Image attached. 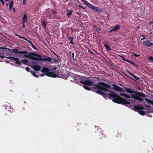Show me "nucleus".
Returning <instances> with one entry per match:
<instances>
[{
  "mask_svg": "<svg viewBox=\"0 0 153 153\" xmlns=\"http://www.w3.org/2000/svg\"><path fill=\"white\" fill-rule=\"evenodd\" d=\"M73 79L71 81L74 82L78 84H82L84 88L88 90H90L91 88L88 86H93V88L97 90V93L101 95H104L105 94L102 92V91H108L110 93L106 94V96H108L113 98L112 101L115 102H117L120 99L119 95L111 91L112 90L122 91V88L115 85H108L102 82L98 83L95 85L89 78L82 76H79L77 75H74L73 76Z\"/></svg>",
  "mask_w": 153,
  "mask_h": 153,
  "instance_id": "nucleus-1",
  "label": "nucleus"
},
{
  "mask_svg": "<svg viewBox=\"0 0 153 153\" xmlns=\"http://www.w3.org/2000/svg\"><path fill=\"white\" fill-rule=\"evenodd\" d=\"M126 91L128 93L132 94H129V95H128L125 94H120V95L121 96H123L126 98H129L131 99H130L129 102L126 101H124L123 104L126 105L127 106H129L131 105L130 102H136V100H138L141 101H143L144 99L141 97H145V96L143 94H141L140 95L139 97H136V94L134 92V91H132L131 90L126 88Z\"/></svg>",
  "mask_w": 153,
  "mask_h": 153,
  "instance_id": "nucleus-2",
  "label": "nucleus"
},
{
  "mask_svg": "<svg viewBox=\"0 0 153 153\" xmlns=\"http://www.w3.org/2000/svg\"><path fill=\"white\" fill-rule=\"evenodd\" d=\"M149 108V105H138L137 106H135V108L138 110V113L142 115H145V112H147L146 110Z\"/></svg>",
  "mask_w": 153,
  "mask_h": 153,
  "instance_id": "nucleus-3",
  "label": "nucleus"
},
{
  "mask_svg": "<svg viewBox=\"0 0 153 153\" xmlns=\"http://www.w3.org/2000/svg\"><path fill=\"white\" fill-rule=\"evenodd\" d=\"M41 72L45 73V75L47 76L53 77H56V75L55 74L50 72V70L48 68L46 67L44 68L42 70Z\"/></svg>",
  "mask_w": 153,
  "mask_h": 153,
  "instance_id": "nucleus-4",
  "label": "nucleus"
},
{
  "mask_svg": "<svg viewBox=\"0 0 153 153\" xmlns=\"http://www.w3.org/2000/svg\"><path fill=\"white\" fill-rule=\"evenodd\" d=\"M32 59L35 60L37 61H51V59L50 58H43L40 56L36 54L32 57Z\"/></svg>",
  "mask_w": 153,
  "mask_h": 153,
  "instance_id": "nucleus-5",
  "label": "nucleus"
},
{
  "mask_svg": "<svg viewBox=\"0 0 153 153\" xmlns=\"http://www.w3.org/2000/svg\"><path fill=\"white\" fill-rule=\"evenodd\" d=\"M13 60L15 61V63L19 65H21L22 63L24 62V61L25 60L19 61V59L17 58H13Z\"/></svg>",
  "mask_w": 153,
  "mask_h": 153,
  "instance_id": "nucleus-6",
  "label": "nucleus"
},
{
  "mask_svg": "<svg viewBox=\"0 0 153 153\" xmlns=\"http://www.w3.org/2000/svg\"><path fill=\"white\" fill-rule=\"evenodd\" d=\"M120 28V26L119 25H117L115 26L109 32H113L114 31H115L118 29H119Z\"/></svg>",
  "mask_w": 153,
  "mask_h": 153,
  "instance_id": "nucleus-7",
  "label": "nucleus"
},
{
  "mask_svg": "<svg viewBox=\"0 0 153 153\" xmlns=\"http://www.w3.org/2000/svg\"><path fill=\"white\" fill-rule=\"evenodd\" d=\"M144 45L147 46L153 45V44L149 41H146L144 42Z\"/></svg>",
  "mask_w": 153,
  "mask_h": 153,
  "instance_id": "nucleus-8",
  "label": "nucleus"
},
{
  "mask_svg": "<svg viewBox=\"0 0 153 153\" xmlns=\"http://www.w3.org/2000/svg\"><path fill=\"white\" fill-rule=\"evenodd\" d=\"M33 70L36 71H39L40 69V66L36 65H34L33 67Z\"/></svg>",
  "mask_w": 153,
  "mask_h": 153,
  "instance_id": "nucleus-9",
  "label": "nucleus"
},
{
  "mask_svg": "<svg viewBox=\"0 0 153 153\" xmlns=\"http://www.w3.org/2000/svg\"><path fill=\"white\" fill-rule=\"evenodd\" d=\"M27 16L26 14L25 13L24 14L23 18L22 19L23 23H25L27 21Z\"/></svg>",
  "mask_w": 153,
  "mask_h": 153,
  "instance_id": "nucleus-10",
  "label": "nucleus"
},
{
  "mask_svg": "<svg viewBox=\"0 0 153 153\" xmlns=\"http://www.w3.org/2000/svg\"><path fill=\"white\" fill-rule=\"evenodd\" d=\"M92 9L93 10H94L97 11L98 13H100L101 12V11L99 9H98V8L96 7L93 6Z\"/></svg>",
  "mask_w": 153,
  "mask_h": 153,
  "instance_id": "nucleus-11",
  "label": "nucleus"
},
{
  "mask_svg": "<svg viewBox=\"0 0 153 153\" xmlns=\"http://www.w3.org/2000/svg\"><path fill=\"white\" fill-rule=\"evenodd\" d=\"M84 2L85 3V4H86V5H88V6L91 8L92 9L93 6V5H92V4H90V3H88L86 1H84Z\"/></svg>",
  "mask_w": 153,
  "mask_h": 153,
  "instance_id": "nucleus-12",
  "label": "nucleus"
},
{
  "mask_svg": "<svg viewBox=\"0 0 153 153\" xmlns=\"http://www.w3.org/2000/svg\"><path fill=\"white\" fill-rule=\"evenodd\" d=\"M144 100L145 101L147 102V103H148L149 104H151L153 105V101H152L150 100L147 99L145 98Z\"/></svg>",
  "mask_w": 153,
  "mask_h": 153,
  "instance_id": "nucleus-13",
  "label": "nucleus"
},
{
  "mask_svg": "<svg viewBox=\"0 0 153 153\" xmlns=\"http://www.w3.org/2000/svg\"><path fill=\"white\" fill-rule=\"evenodd\" d=\"M67 15L68 17H69L72 14V10H67Z\"/></svg>",
  "mask_w": 153,
  "mask_h": 153,
  "instance_id": "nucleus-14",
  "label": "nucleus"
},
{
  "mask_svg": "<svg viewBox=\"0 0 153 153\" xmlns=\"http://www.w3.org/2000/svg\"><path fill=\"white\" fill-rule=\"evenodd\" d=\"M13 4V2L12 1H10V5L9 6V9L10 10L12 9Z\"/></svg>",
  "mask_w": 153,
  "mask_h": 153,
  "instance_id": "nucleus-15",
  "label": "nucleus"
},
{
  "mask_svg": "<svg viewBox=\"0 0 153 153\" xmlns=\"http://www.w3.org/2000/svg\"><path fill=\"white\" fill-rule=\"evenodd\" d=\"M104 46L108 51H109L110 50V47L107 44H104Z\"/></svg>",
  "mask_w": 153,
  "mask_h": 153,
  "instance_id": "nucleus-16",
  "label": "nucleus"
},
{
  "mask_svg": "<svg viewBox=\"0 0 153 153\" xmlns=\"http://www.w3.org/2000/svg\"><path fill=\"white\" fill-rule=\"evenodd\" d=\"M15 52L18 53H23V54H25L27 53V52L26 51H19L18 52H17L15 51H14Z\"/></svg>",
  "mask_w": 153,
  "mask_h": 153,
  "instance_id": "nucleus-17",
  "label": "nucleus"
},
{
  "mask_svg": "<svg viewBox=\"0 0 153 153\" xmlns=\"http://www.w3.org/2000/svg\"><path fill=\"white\" fill-rule=\"evenodd\" d=\"M32 75L35 77H36V78H38V76H37L35 72L32 71Z\"/></svg>",
  "mask_w": 153,
  "mask_h": 153,
  "instance_id": "nucleus-18",
  "label": "nucleus"
},
{
  "mask_svg": "<svg viewBox=\"0 0 153 153\" xmlns=\"http://www.w3.org/2000/svg\"><path fill=\"white\" fill-rule=\"evenodd\" d=\"M148 60L153 62V57L152 56H150L148 58Z\"/></svg>",
  "mask_w": 153,
  "mask_h": 153,
  "instance_id": "nucleus-19",
  "label": "nucleus"
},
{
  "mask_svg": "<svg viewBox=\"0 0 153 153\" xmlns=\"http://www.w3.org/2000/svg\"><path fill=\"white\" fill-rule=\"evenodd\" d=\"M69 40L70 41V43L71 44H73L72 41L73 40V38L72 37H69Z\"/></svg>",
  "mask_w": 153,
  "mask_h": 153,
  "instance_id": "nucleus-20",
  "label": "nucleus"
},
{
  "mask_svg": "<svg viewBox=\"0 0 153 153\" xmlns=\"http://www.w3.org/2000/svg\"><path fill=\"white\" fill-rule=\"evenodd\" d=\"M133 76L136 80H138L139 79V78L136 75H133Z\"/></svg>",
  "mask_w": 153,
  "mask_h": 153,
  "instance_id": "nucleus-21",
  "label": "nucleus"
},
{
  "mask_svg": "<svg viewBox=\"0 0 153 153\" xmlns=\"http://www.w3.org/2000/svg\"><path fill=\"white\" fill-rule=\"evenodd\" d=\"M149 25L150 26H153V22H151L149 23Z\"/></svg>",
  "mask_w": 153,
  "mask_h": 153,
  "instance_id": "nucleus-22",
  "label": "nucleus"
},
{
  "mask_svg": "<svg viewBox=\"0 0 153 153\" xmlns=\"http://www.w3.org/2000/svg\"><path fill=\"white\" fill-rule=\"evenodd\" d=\"M95 30L97 31L98 33H99V31L100 30V29L98 28H96L95 29Z\"/></svg>",
  "mask_w": 153,
  "mask_h": 153,
  "instance_id": "nucleus-23",
  "label": "nucleus"
},
{
  "mask_svg": "<svg viewBox=\"0 0 153 153\" xmlns=\"http://www.w3.org/2000/svg\"><path fill=\"white\" fill-rule=\"evenodd\" d=\"M43 25L44 27L45 28L46 27V23L45 21H43Z\"/></svg>",
  "mask_w": 153,
  "mask_h": 153,
  "instance_id": "nucleus-24",
  "label": "nucleus"
},
{
  "mask_svg": "<svg viewBox=\"0 0 153 153\" xmlns=\"http://www.w3.org/2000/svg\"><path fill=\"white\" fill-rule=\"evenodd\" d=\"M26 69V70L27 71H29V68H28V67H26L25 68Z\"/></svg>",
  "mask_w": 153,
  "mask_h": 153,
  "instance_id": "nucleus-25",
  "label": "nucleus"
},
{
  "mask_svg": "<svg viewBox=\"0 0 153 153\" xmlns=\"http://www.w3.org/2000/svg\"><path fill=\"white\" fill-rule=\"evenodd\" d=\"M0 1L1 2L2 4L3 5H4V1H3V0H0Z\"/></svg>",
  "mask_w": 153,
  "mask_h": 153,
  "instance_id": "nucleus-26",
  "label": "nucleus"
},
{
  "mask_svg": "<svg viewBox=\"0 0 153 153\" xmlns=\"http://www.w3.org/2000/svg\"><path fill=\"white\" fill-rule=\"evenodd\" d=\"M26 41H27L30 44H31L32 43H31V41H30V40H26Z\"/></svg>",
  "mask_w": 153,
  "mask_h": 153,
  "instance_id": "nucleus-27",
  "label": "nucleus"
},
{
  "mask_svg": "<svg viewBox=\"0 0 153 153\" xmlns=\"http://www.w3.org/2000/svg\"><path fill=\"white\" fill-rule=\"evenodd\" d=\"M13 111V108H10V110H8V111H10L11 112H12V111Z\"/></svg>",
  "mask_w": 153,
  "mask_h": 153,
  "instance_id": "nucleus-28",
  "label": "nucleus"
},
{
  "mask_svg": "<svg viewBox=\"0 0 153 153\" xmlns=\"http://www.w3.org/2000/svg\"><path fill=\"white\" fill-rule=\"evenodd\" d=\"M26 0H23V4L25 5V3H26Z\"/></svg>",
  "mask_w": 153,
  "mask_h": 153,
  "instance_id": "nucleus-29",
  "label": "nucleus"
},
{
  "mask_svg": "<svg viewBox=\"0 0 153 153\" xmlns=\"http://www.w3.org/2000/svg\"><path fill=\"white\" fill-rule=\"evenodd\" d=\"M122 59L123 60L126 61H127V60L126 59H125V58L123 57V56L122 57Z\"/></svg>",
  "mask_w": 153,
  "mask_h": 153,
  "instance_id": "nucleus-30",
  "label": "nucleus"
},
{
  "mask_svg": "<svg viewBox=\"0 0 153 153\" xmlns=\"http://www.w3.org/2000/svg\"><path fill=\"white\" fill-rule=\"evenodd\" d=\"M31 46L34 49H35V47L32 44H31Z\"/></svg>",
  "mask_w": 153,
  "mask_h": 153,
  "instance_id": "nucleus-31",
  "label": "nucleus"
},
{
  "mask_svg": "<svg viewBox=\"0 0 153 153\" xmlns=\"http://www.w3.org/2000/svg\"><path fill=\"white\" fill-rule=\"evenodd\" d=\"M31 46L34 49H35V47L32 44H31Z\"/></svg>",
  "mask_w": 153,
  "mask_h": 153,
  "instance_id": "nucleus-32",
  "label": "nucleus"
},
{
  "mask_svg": "<svg viewBox=\"0 0 153 153\" xmlns=\"http://www.w3.org/2000/svg\"><path fill=\"white\" fill-rule=\"evenodd\" d=\"M10 108V106H6V108H5V109H9Z\"/></svg>",
  "mask_w": 153,
  "mask_h": 153,
  "instance_id": "nucleus-33",
  "label": "nucleus"
},
{
  "mask_svg": "<svg viewBox=\"0 0 153 153\" xmlns=\"http://www.w3.org/2000/svg\"><path fill=\"white\" fill-rule=\"evenodd\" d=\"M22 39H23L26 41L27 40L24 37H22Z\"/></svg>",
  "mask_w": 153,
  "mask_h": 153,
  "instance_id": "nucleus-34",
  "label": "nucleus"
},
{
  "mask_svg": "<svg viewBox=\"0 0 153 153\" xmlns=\"http://www.w3.org/2000/svg\"><path fill=\"white\" fill-rule=\"evenodd\" d=\"M134 56H139V55H137V54H134Z\"/></svg>",
  "mask_w": 153,
  "mask_h": 153,
  "instance_id": "nucleus-35",
  "label": "nucleus"
},
{
  "mask_svg": "<svg viewBox=\"0 0 153 153\" xmlns=\"http://www.w3.org/2000/svg\"><path fill=\"white\" fill-rule=\"evenodd\" d=\"M17 36H18L19 38H22V37L19 36V35H17Z\"/></svg>",
  "mask_w": 153,
  "mask_h": 153,
  "instance_id": "nucleus-36",
  "label": "nucleus"
},
{
  "mask_svg": "<svg viewBox=\"0 0 153 153\" xmlns=\"http://www.w3.org/2000/svg\"><path fill=\"white\" fill-rule=\"evenodd\" d=\"M131 64H132L134 66L135 65L134 64V63H133V62H131Z\"/></svg>",
  "mask_w": 153,
  "mask_h": 153,
  "instance_id": "nucleus-37",
  "label": "nucleus"
},
{
  "mask_svg": "<svg viewBox=\"0 0 153 153\" xmlns=\"http://www.w3.org/2000/svg\"><path fill=\"white\" fill-rule=\"evenodd\" d=\"M128 73H129V74H130V75L133 76V74H132L130 72H129Z\"/></svg>",
  "mask_w": 153,
  "mask_h": 153,
  "instance_id": "nucleus-38",
  "label": "nucleus"
},
{
  "mask_svg": "<svg viewBox=\"0 0 153 153\" xmlns=\"http://www.w3.org/2000/svg\"><path fill=\"white\" fill-rule=\"evenodd\" d=\"M44 75H44V74H41V75H40V76H44Z\"/></svg>",
  "mask_w": 153,
  "mask_h": 153,
  "instance_id": "nucleus-39",
  "label": "nucleus"
},
{
  "mask_svg": "<svg viewBox=\"0 0 153 153\" xmlns=\"http://www.w3.org/2000/svg\"><path fill=\"white\" fill-rule=\"evenodd\" d=\"M126 61L128 62L129 63H131V62L130 61H129V60H127V61Z\"/></svg>",
  "mask_w": 153,
  "mask_h": 153,
  "instance_id": "nucleus-40",
  "label": "nucleus"
},
{
  "mask_svg": "<svg viewBox=\"0 0 153 153\" xmlns=\"http://www.w3.org/2000/svg\"><path fill=\"white\" fill-rule=\"evenodd\" d=\"M25 23H23V27H24L25 26Z\"/></svg>",
  "mask_w": 153,
  "mask_h": 153,
  "instance_id": "nucleus-41",
  "label": "nucleus"
},
{
  "mask_svg": "<svg viewBox=\"0 0 153 153\" xmlns=\"http://www.w3.org/2000/svg\"><path fill=\"white\" fill-rule=\"evenodd\" d=\"M74 53H72V57H74Z\"/></svg>",
  "mask_w": 153,
  "mask_h": 153,
  "instance_id": "nucleus-42",
  "label": "nucleus"
},
{
  "mask_svg": "<svg viewBox=\"0 0 153 153\" xmlns=\"http://www.w3.org/2000/svg\"><path fill=\"white\" fill-rule=\"evenodd\" d=\"M145 39V38L144 37V38H143L142 39H141V40H143Z\"/></svg>",
  "mask_w": 153,
  "mask_h": 153,
  "instance_id": "nucleus-43",
  "label": "nucleus"
},
{
  "mask_svg": "<svg viewBox=\"0 0 153 153\" xmlns=\"http://www.w3.org/2000/svg\"><path fill=\"white\" fill-rule=\"evenodd\" d=\"M13 12H15V9L14 8H13Z\"/></svg>",
  "mask_w": 153,
  "mask_h": 153,
  "instance_id": "nucleus-44",
  "label": "nucleus"
},
{
  "mask_svg": "<svg viewBox=\"0 0 153 153\" xmlns=\"http://www.w3.org/2000/svg\"><path fill=\"white\" fill-rule=\"evenodd\" d=\"M53 14H54L56 13V11H53Z\"/></svg>",
  "mask_w": 153,
  "mask_h": 153,
  "instance_id": "nucleus-45",
  "label": "nucleus"
},
{
  "mask_svg": "<svg viewBox=\"0 0 153 153\" xmlns=\"http://www.w3.org/2000/svg\"><path fill=\"white\" fill-rule=\"evenodd\" d=\"M53 70H56V68H53Z\"/></svg>",
  "mask_w": 153,
  "mask_h": 153,
  "instance_id": "nucleus-46",
  "label": "nucleus"
},
{
  "mask_svg": "<svg viewBox=\"0 0 153 153\" xmlns=\"http://www.w3.org/2000/svg\"><path fill=\"white\" fill-rule=\"evenodd\" d=\"M9 0H5V1L6 2H7V1H9Z\"/></svg>",
  "mask_w": 153,
  "mask_h": 153,
  "instance_id": "nucleus-47",
  "label": "nucleus"
},
{
  "mask_svg": "<svg viewBox=\"0 0 153 153\" xmlns=\"http://www.w3.org/2000/svg\"><path fill=\"white\" fill-rule=\"evenodd\" d=\"M82 0V1L83 2H84V1H85V0Z\"/></svg>",
  "mask_w": 153,
  "mask_h": 153,
  "instance_id": "nucleus-48",
  "label": "nucleus"
},
{
  "mask_svg": "<svg viewBox=\"0 0 153 153\" xmlns=\"http://www.w3.org/2000/svg\"><path fill=\"white\" fill-rule=\"evenodd\" d=\"M152 32H150V33H149L150 34H152Z\"/></svg>",
  "mask_w": 153,
  "mask_h": 153,
  "instance_id": "nucleus-49",
  "label": "nucleus"
},
{
  "mask_svg": "<svg viewBox=\"0 0 153 153\" xmlns=\"http://www.w3.org/2000/svg\"><path fill=\"white\" fill-rule=\"evenodd\" d=\"M142 37H143V36H143V35H142Z\"/></svg>",
  "mask_w": 153,
  "mask_h": 153,
  "instance_id": "nucleus-50",
  "label": "nucleus"
},
{
  "mask_svg": "<svg viewBox=\"0 0 153 153\" xmlns=\"http://www.w3.org/2000/svg\"><path fill=\"white\" fill-rule=\"evenodd\" d=\"M8 4H7V5H8Z\"/></svg>",
  "mask_w": 153,
  "mask_h": 153,
  "instance_id": "nucleus-51",
  "label": "nucleus"
},
{
  "mask_svg": "<svg viewBox=\"0 0 153 153\" xmlns=\"http://www.w3.org/2000/svg\"><path fill=\"white\" fill-rule=\"evenodd\" d=\"M1 54H2V53H2V52H1Z\"/></svg>",
  "mask_w": 153,
  "mask_h": 153,
  "instance_id": "nucleus-52",
  "label": "nucleus"
},
{
  "mask_svg": "<svg viewBox=\"0 0 153 153\" xmlns=\"http://www.w3.org/2000/svg\"><path fill=\"white\" fill-rule=\"evenodd\" d=\"M25 56L26 57V55H25Z\"/></svg>",
  "mask_w": 153,
  "mask_h": 153,
  "instance_id": "nucleus-53",
  "label": "nucleus"
},
{
  "mask_svg": "<svg viewBox=\"0 0 153 153\" xmlns=\"http://www.w3.org/2000/svg\"><path fill=\"white\" fill-rule=\"evenodd\" d=\"M30 72L32 73V72L31 71H30Z\"/></svg>",
  "mask_w": 153,
  "mask_h": 153,
  "instance_id": "nucleus-54",
  "label": "nucleus"
},
{
  "mask_svg": "<svg viewBox=\"0 0 153 153\" xmlns=\"http://www.w3.org/2000/svg\"><path fill=\"white\" fill-rule=\"evenodd\" d=\"M30 72L32 73V72L31 71H30Z\"/></svg>",
  "mask_w": 153,
  "mask_h": 153,
  "instance_id": "nucleus-55",
  "label": "nucleus"
}]
</instances>
